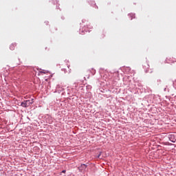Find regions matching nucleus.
<instances>
[{"label": "nucleus", "instance_id": "423d86ee", "mask_svg": "<svg viewBox=\"0 0 176 176\" xmlns=\"http://www.w3.org/2000/svg\"><path fill=\"white\" fill-rule=\"evenodd\" d=\"M40 74H45L44 72H40Z\"/></svg>", "mask_w": 176, "mask_h": 176}, {"label": "nucleus", "instance_id": "39448f33", "mask_svg": "<svg viewBox=\"0 0 176 176\" xmlns=\"http://www.w3.org/2000/svg\"><path fill=\"white\" fill-rule=\"evenodd\" d=\"M56 89H57V90H58V89H60V85H57Z\"/></svg>", "mask_w": 176, "mask_h": 176}, {"label": "nucleus", "instance_id": "0eeeda50", "mask_svg": "<svg viewBox=\"0 0 176 176\" xmlns=\"http://www.w3.org/2000/svg\"><path fill=\"white\" fill-rule=\"evenodd\" d=\"M65 172H66L65 170H63V171H62V173H65Z\"/></svg>", "mask_w": 176, "mask_h": 176}, {"label": "nucleus", "instance_id": "7ed1b4c3", "mask_svg": "<svg viewBox=\"0 0 176 176\" xmlns=\"http://www.w3.org/2000/svg\"><path fill=\"white\" fill-rule=\"evenodd\" d=\"M16 47V43H12L10 45V50H14V48Z\"/></svg>", "mask_w": 176, "mask_h": 176}, {"label": "nucleus", "instance_id": "f257e3e1", "mask_svg": "<svg viewBox=\"0 0 176 176\" xmlns=\"http://www.w3.org/2000/svg\"><path fill=\"white\" fill-rule=\"evenodd\" d=\"M32 104H34V99L24 100L20 104H18V105H20V107H23V108H28V107L32 105Z\"/></svg>", "mask_w": 176, "mask_h": 176}, {"label": "nucleus", "instance_id": "20e7f679", "mask_svg": "<svg viewBox=\"0 0 176 176\" xmlns=\"http://www.w3.org/2000/svg\"><path fill=\"white\" fill-rule=\"evenodd\" d=\"M129 17L131 18V20L135 19V14H129Z\"/></svg>", "mask_w": 176, "mask_h": 176}, {"label": "nucleus", "instance_id": "6e6552de", "mask_svg": "<svg viewBox=\"0 0 176 176\" xmlns=\"http://www.w3.org/2000/svg\"><path fill=\"white\" fill-rule=\"evenodd\" d=\"M94 74H96V70H94Z\"/></svg>", "mask_w": 176, "mask_h": 176}, {"label": "nucleus", "instance_id": "f03ea898", "mask_svg": "<svg viewBox=\"0 0 176 176\" xmlns=\"http://www.w3.org/2000/svg\"><path fill=\"white\" fill-rule=\"evenodd\" d=\"M87 168V166L85 164H82L80 165V166L78 168L80 171H83V170H86Z\"/></svg>", "mask_w": 176, "mask_h": 176}]
</instances>
